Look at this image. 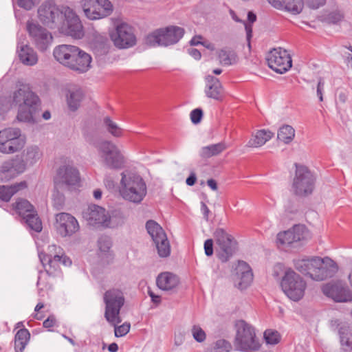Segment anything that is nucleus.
I'll use <instances>...</instances> for the list:
<instances>
[{
  "label": "nucleus",
  "instance_id": "1",
  "mask_svg": "<svg viewBox=\"0 0 352 352\" xmlns=\"http://www.w3.org/2000/svg\"><path fill=\"white\" fill-rule=\"evenodd\" d=\"M39 20L50 28L75 38L84 35L83 26L76 12L69 6H58L52 1H45L38 9Z\"/></svg>",
  "mask_w": 352,
  "mask_h": 352
},
{
  "label": "nucleus",
  "instance_id": "2",
  "mask_svg": "<svg viewBox=\"0 0 352 352\" xmlns=\"http://www.w3.org/2000/svg\"><path fill=\"white\" fill-rule=\"evenodd\" d=\"M12 104L19 106L17 119L21 122L34 123L35 112L40 99L28 85H22L12 95Z\"/></svg>",
  "mask_w": 352,
  "mask_h": 352
},
{
  "label": "nucleus",
  "instance_id": "3",
  "mask_svg": "<svg viewBox=\"0 0 352 352\" xmlns=\"http://www.w3.org/2000/svg\"><path fill=\"white\" fill-rule=\"evenodd\" d=\"M120 193L129 201L139 204L146 195V185L138 174L125 170L121 173Z\"/></svg>",
  "mask_w": 352,
  "mask_h": 352
},
{
  "label": "nucleus",
  "instance_id": "4",
  "mask_svg": "<svg viewBox=\"0 0 352 352\" xmlns=\"http://www.w3.org/2000/svg\"><path fill=\"white\" fill-rule=\"evenodd\" d=\"M92 144L96 148L102 163L105 167L113 170H120L124 166V156L113 142L102 140Z\"/></svg>",
  "mask_w": 352,
  "mask_h": 352
},
{
  "label": "nucleus",
  "instance_id": "5",
  "mask_svg": "<svg viewBox=\"0 0 352 352\" xmlns=\"http://www.w3.org/2000/svg\"><path fill=\"white\" fill-rule=\"evenodd\" d=\"M236 333L234 346L236 350L243 351H257L260 344L256 336L254 328L245 320L236 323Z\"/></svg>",
  "mask_w": 352,
  "mask_h": 352
},
{
  "label": "nucleus",
  "instance_id": "6",
  "mask_svg": "<svg viewBox=\"0 0 352 352\" xmlns=\"http://www.w3.org/2000/svg\"><path fill=\"white\" fill-rule=\"evenodd\" d=\"M105 303L104 317L112 325H116L122 322L120 311L123 307L125 298L123 292L118 289H111L104 294Z\"/></svg>",
  "mask_w": 352,
  "mask_h": 352
},
{
  "label": "nucleus",
  "instance_id": "7",
  "mask_svg": "<svg viewBox=\"0 0 352 352\" xmlns=\"http://www.w3.org/2000/svg\"><path fill=\"white\" fill-rule=\"evenodd\" d=\"M184 30L178 26H169L158 29L148 34L145 38V43L153 47L168 46L177 43L184 36Z\"/></svg>",
  "mask_w": 352,
  "mask_h": 352
},
{
  "label": "nucleus",
  "instance_id": "8",
  "mask_svg": "<svg viewBox=\"0 0 352 352\" xmlns=\"http://www.w3.org/2000/svg\"><path fill=\"white\" fill-rule=\"evenodd\" d=\"M295 166L296 173L292 184L293 190L298 196H308L314 191L316 179L307 166L297 164Z\"/></svg>",
  "mask_w": 352,
  "mask_h": 352
},
{
  "label": "nucleus",
  "instance_id": "9",
  "mask_svg": "<svg viewBox=\"0 0 352 352\" xmlns=\"http://www.w3.org/2000/svg\"><path fill=\"white\" fill-rule=\"evenodd\" d=\"M80 182L79 170L71 164L60 166L54 177V186L66 190H73L78 186Z\"/></svg>",
  "mask_w": 352,
  "mask_h": 352
},
{
  "label": "nucleus",
  "instance_id": "10",
  "mask_svg": "<svg viewBox=\"0 0 352 352\" xmlns=\"http://www.w3.org/2000/svg\"><path fill=\"white\" fill-rule=\"evenodd\" d=\"M281 287L290 299L297 301L304 296L306 283L300 275L289 269L285 272V276L283 277Z\"/></svg>",
  "mask_w": 352,
  "mask_h": 352
},
{
  "label": "nucleus",
  "instance_id": "11",
  "mask_svg": "<svg viewBox=\"0 0 352 352\" xmlns=\"http://www.w3.org/2000/svg\"><path fill=\"white\" fill-rule=\"evenodd\" d=\"M214 237L217 245V256L221 262H227L237 251L236 241L223 228H217Z\"/></svg>",
  "mask_w": 352,
  "mask_h": 352
},
{
  "label": "nucleus",
  "instance_id": "12",
  "mask_svg": "<svg viewBox=\"0 0 352 352\" xmlns=\"http://www.w3.org/2000/svg\"><path fill=\"white\" fill-rule=\"evenodd\" d=\"M80 4L85 16L91 21L107 17L113 12V5L109 0H81Z\"/></svg>",
  "mask_w": 352,
  "mask_h": 352
},
{
  "label": "nucleus",
  "instance_id": "13",
  "mask_svg": "<svg viewBox=\"0 0 352 352\" xmlns=\"http://www.w3.org/2000/svg\"><path fill=\"white\" fill-rule=\"evenodd\" d=\"M25 144V138L17 128H8L0 131V151L13 153L21 150Z\"/></svg>",
  "mask_w": 352,
  "mask_h": 352
},
{
  "label": "nucleus",
  "instance_id": "14",
  "mask_svg": "<svg viewBox=\"0 0 352 352\" xmlns=\"http://www.w3.org/2000/svg\"><path fill=\"white\" fill-rule=\"evenodd\" d=\"M146 229L154 242L158 255L162 258L168 257L170 254V246L166 234L156 221L148 220Z\"/></svg>",
  "mask_w": 352,
  "mask_h": 352
},
{
  "label": "nucleus",
  "instance_id": "15",
  "mask_svg": "<svg viewBox=\"0 0 352 352\" xmlns=\"http://www.w3.org/2000/svg\"><path fill=\"white\" fill-rule=\"evenodd\" d=\"M26 29L32 43L38 50L45 52L51 45L53 41L52 34L38 23L28 21Z\"/></svg>",
  "mask_w": 352,
  "mask_h": 352
},
{
  "label": "nucleus",
  "instance_id": "16",
  "mask_svg": "<svg viewBox=\"0 0 352 352\" xmlns=\"http://www.w3.org/2000/svg\"><path fill=\"white\" fill-rule=\"evenodd\" d=\"M39 256L47 273H49L52 269L57 270L59 263H62L66 266L72 264L71 259L64 254L63 249L54 244L49 245L47 252L41 254Z\"/></svg>",
  "mask_w": 352,
  "mask_h": 352
},
{
  "label": "nucleus",
  "instance_id": "17",
  "mask_svg": "<svg viewBox=\"0 0 352 352\" xmlns=\"http://www.w3.org/2000/svg\"><path fill=\"white\" fill-rule=\"evenodd\" d=\"M110 36L115 46L120 49L129 48L136 43L133 30L126 23L118 25L111 33Z\"/></svg>",
  "mask_w": 352,
  "mask_h": 352
},
{
  "label": "nucleus",
  "instance_id": "18",
  "mask_svg": "<svg viewBox=\"0 0 352 352\" xmlns=\"http://www.w3.org/2000/svg\"><path fill=\"white\" fill-rule=\"evenodd\" d=\"M269 67L278 74H283L292 67V58L285 50L279 47L271 50L266 58Z\"/></svg>",
  "mask_w": 352,
  "mask_h": 352
},
{
  "label": "nucleus",
  "instance_id": "19",
  "mask_svg": "<svg viewBox=\"0 0 352 352\" xmlns=\"http://www.w3.org/2000/svg\"><path fill=\"white\" fill-rule=\"evenodd\" d=\"M323 294L336 302H347L352 301V292L342 281L329 283L322 286Z\"/></svg>",
  "mask_w": 352,
  "mask_h": 352
},
{
  "label": "nucleus",
  "instance_id": "20",
  "mask_svg": "<svg viewBox=\"0 0 352 352\" xmlns=\"http://www.w3.org/2000/svg\"><path fill=\"white\" fill-rule=\"evenodd\" d=\"M54 226L58 234L62 237L71 236L79 230L76 219L67 212L56 214Z\"/></svg>",
  "mask_w": 352,
  "mask_h": 352
},
{
  "label": "nucleus",
  "instance_id": "21",
  "mask_svg": "<svg viewBox=\"0 0 352 352\" xmlns=\"http://www.w3.org/2000/svg\"><path fill=\"white\" fill-rule=\"evenodd\" d=\"M25 171V165L19 156L4 162L0 167V180L8 182Z\"/></svg>",
  "mask_w": 352,
  "mask_h": 352
},
{
  "label": "nucleus",
  "instance_id": "22",
  "mask_svg": "<svg viewBox=\"0 0 352 352\" xmlns=\"http://www.w3.org/2000/svg\"><path fill=\"white\" fill-rule=\"evenodd\" d=\"M80 53V49L72 45H59L53 51L54 58L61 65L70 68L74 58Z\"/></svg>",
  "mask_w": 352,
  "mask_h": 352
},
{
  "label": "nucleus",
  "instance_id": "23",
  "mask_svg": "<svg viewBox=\"0 0 352 352\" xmlns=\"http://www.w3.org/2000/svg\"><path fill=\"white\" fill-rule=\"evenodd\" d=\"M107 214L108 212L104 208L97 205H91L83 212V217L89 224L104 228Z\"/></svg>",
  "mask_w": 352,
  "mask_h": 352
},
{
  "label": "nucleus",
  "instance_id": "24",
  "mask_svg": "<svg viewBox=\"0 0 352 352\" xmlns=\"http://www.w3.org/2000/svg\"><path fill=\"white\" fill-rule=\"evenodd\" d=\"M205 93L207 97L221 101L224 98V89L219 80L212 76L207 75L205 77Z\"/></svg>",
  "mask_w": 352,
  "mask_h": 352
},
{
  "label": "nucleus",
  "instance_id": "25",
  "mask_svg": "<svg viewBox=\"0 0 352 352\" xmlns=\"http://www.w3.org/2000/svg\"><path fill=\"white\" fill-rule=\"evenodd\" d=\"M322 263V258L318 256L294 260L295 268L300 272L309 275L312 279L313 274Z\"/></svg>",
  "mask_w": 352,
  "mask_h": 352
},
{
  "label": "nucleus",
  "instance_id": "26",
  "mask_svg": "<svg viewBox=\"0 0 352 352\" xmlns=\"http://www.w3.org/2000/svg\"><path fill=\"white\" fill-rule=\"evenodd\" d=\"M322 265L313 274V280L320 281L333 276L338 270L337 264L330 258H322Z\"/></svg>",
  "mask_w": 352,
  "mask_h": 352
},
{
  "label": "nucleus",
  "instance_id": "27",
  "mask_svg": "<svg viewBox=\"0 0 352 352\" xmlns=\"http://www.w3.org/2000/svg\"><path fill=\"white\" fill-rule=\"evenodd\" d=\"M304 239V228L300 226H295L292 229L277 235V242L283 245H290Z\"/></svg>",
  "mask_w": 352,
  "mask_h": 352
},
{
  "label": "nucleus",
  "instance_id": "28",
  "mask_svg": "<svg viewBox=\"0 0 352 352\" xmlns=\"http://www.w3.org/2000/svg\"><path fill=\"white\" fill-rule=\"evenodd\" d=\"M156 283L163 291L174 292L179 284V278L171 272H162L157 276Z\"/></svg>",
  "mask_w": 352,
  "mask_h": 352
},
{
  "label": "nucleus",
  "instance_id": "29",
  "mask_svg": "<svg viewBox=\"0 0 352 352\" xmlns=\"http://www.w3.org/2000/svg\"><path fill=\"white\" fill-rule=\"evenodd\" d=\"M17 52L21 62L28 66H33L38 62V58L33 48L27 44H20Z\"/></svg>",
  "mask_w": 352,
  "mask_h": 352
},
{
  "label": "nucleus",
  "instance_id": "30",
  "mask_svg": "<svg viewBox=\"0 0 352 352\" xmlns=\"http://www.w3.org/2000/svg\"><path fill=\"white\" fill-rule=\"evenodd\" d=\"M236 273L239 277L238 287L241 290L247 288L253 280V274L250 267L245 261H239Z\"/></svg>",
  "mask_w": 352,
  "mask_h": 352
},
{
  "label": "nucleus",
  "instance_id": "31",
  "mask_svg": "<svg viewBox=\"0 0 352 352\" xmlns=\"http://www.w3.org/2000/svg\"><path fill=\"white\" fill-rule=\"evenodd\" d=\"M41 156L42 153L38 147L32 146L24 150L21 155L20 157L19 156V160H22L25 170L27 166H32L36 164L41 158Z\"/></svg>",
  "mask_w": 352,
  "mask_h": 352
},
{
  "label": "nucleus",
  "instance_id": "32",
  "mask_svg": "<svg viewBox=\"0 0 352 352\" xmlns=\"http://www.w3.org/2000/svg\"><path fill=\"white\" fill-rule=\"evenodd\" d=\"M91 57L85 52L80 50V53L74 58L70 69L78 73L86 72L91 67Z\"/></svg>",
  "mask_w": 352,
  "mask_h": 352
},
{
  "label": "nucleus",
  "instance_id": "33",
  "mask_svg": "<svg viewBox=\"0 0 352 352\" xmlns=\"http://www.w3.org/2000/svg\"><path fill=\"white\" fill-rule=\"evenodd\" d=\"M273 135L274 133L269 130H258L252 135L247 144V146L252 148L260 147L269 141Z\"/></svg>",
  "mask_w": 352,
  "mask_h": 352
},
{
  "label": "nucleus",
  "instance_id": "34",
  "mask_svg": "<svg viewBox=\"0 0 352 352\" xmlns=\"http://www.w3.org/2000/svg\"><path fill=\"white\" fill-rule=\"evenodd\" d=\"M27 187L28 184L25 181H22L11 186H0V199L8 201L15 193Z\"/></svg>",
  "mask_w": 352,
  "mask_h": 352
},
{
  "label": "nucleus",
  "instance_id": "35",
  "mask_svg": "<svg viewBox=\"0 0 352 352\" xmlns=\"http://www.w3.org/2000/svg\"><path fill=\"white\" fill-rule=\"evenodd\" d=\"M83 98L84 94L81 89L76 87L70 89L67 96L69 109L73 111L77 110Z\"/></svg>",
  "mask_w": 352,
  "mask_h": 352
},
{
  "label": "nucleus",
  "instance_id": "36",
  "mask_svg": "<svg viewBox=\"0 0 352 352\" xmlns=\"http://www.w3.org/2000/svg\"><path fill=\"white\" fill-rule=\"evenodd\" d=\"M227 148L225 142H221L217 144H210L204 146L199 151V155L203 159H208L214 156L219 155Z\"/></svg>",
  "mask_w": 352,
  "mask_h": 352
},
{
  "label": "nucleus",
  "instance_id": "37",
  "mask_svg": "<svg viewBox=\"0 0 352 352\" xmlns=\"http://www.w3.org/2000/svg\"><path fill=\"white\" fill-rule=\"evenodd\" d=\"M111 239L106 236H102L99 238L98 241V245L100 252V256H104L106 260L104 263L107 264H109L112 263L113 260V254L110 251L111 248Z\"/></svg>",
  "mask_w": 352,
  "mask_h": 352
},
{
  "label": "nucleus",
  "instance_id": "38",
  "mask_svg": "<svg viewBox=\"0 0 352 352\" xmlns=\"http://www.w3.org/2000/svg\"><path fill=\"white\" fill-rule=\"evenodd\" d=\"M102 126L113 138H120L123 136L124 130L109 116L103 118Z\"/></svg>",
  "mask_w": 352,
  "mask_h": 352
},
{
  "label": "nucleus",
  "instance_id": "39",
  "mask_svg": "<svg viewBox=\"0 0 352 352\" xmlns=\"http://www.w3.org/2000/svg\"><path fill=\"white\" fill-rule=\"evenodd\" d=\"M339 333L344 350L352 351V327L349 325H343L340 328Z\"/></svg>",
  "mask_w": 352,
  "mask_h": 352
},
{
  "label": "nucleus",
  "instance_id": "40",
  "mask_svg": "<svg viewBox=\"0 0 352 352\" xmlns=\"http://www.w3.org/2000/svg\"><path fill=\"white\" fill-rule=\"evenodd\" d=\"M30 338L26 329H19L15 335L14 348L16 352H23Z\"/></svg>",
  "mask_w": 352,
  "mask_h": 352
},
{
  "label": "nucleus",
  "instance_id": "41",
  "mask_svg": "<svg viewBox=\"0 0 352 352\" xmlns=\"http://www.w3.org/2000/svg\"><path fill=\"white\" fill-rule=\"evenodd\" d=\"M125 217L120 210H114L111 214L108 212L104 228H113L122 226Z\"/></svg>",
  "mask_w": 352,
  "mask_h": 352
},
{
  "label": "nucleus",
  "instance_id": "42",
  "mask_svg": "<svg viewBox=\"0 0 352 352\" xmlns=\"http://www.w3.org/2000/svg\"><path fill=\"white\" fill-rule=\"evenodd\" d=\"M69 191L70 190L57 188L56 186H54V190L52 193V204L53 207L56 210H60L63 209L65 203V197L64 192Z\"/></svg>",
  "mask_w": 352,
  "mask_h": 352
},
{
  "label": "nucleus",
  "instance_id": "43",
  "mask_svg": "<svg viewBox=\"0 0 352 352\" xmlns=\"http://www.w3.org/2000/svg\"><path fill=\"white\" fill-rule=\"evenodd\" d=\"M23 219L31 230L36 232H40L42 230V223L35 210L24 216Z\"/></svg>",
  "mask_w": 352,
  "mask_h": 352
},
{
  "label": "nucleus",
  "instance_id": "44",
  "mask_svg": "<svg viewBox=\"0 0 352 352\" xmlns=\"http://www.w3.org/2000/svg\"><path fill=\"white\" fill-rule=\"evenodd\" d=\"M14 210L23 218L34 210V206L26 199H19L13 204Z\"/></svg>",
  "mask_w": 352,
  "mask_h": 352
},
{
  "label": "nucleus",
  "instance_id": "45",
  "mask_svg": "<svg viewBox=\"0 0 352 352\" xmlns=\"http://www.w3.org/2000/svg\"><path fill=\"white\" fill-rule=\"evenodd\" d=\"M295 136V130L290 125H283L281 126L277 134L278 139L285 144L291 142Z\"/></svg>",
  "mask_w": 352,
  "mask_h": 352
},
{
  "label": "nucleus",
  "instance_id": "46",
  "mask_svg": "<svg viewBox=\"0 0 352 352\" xmlns=\"http://www.w3.org/2000/svg\"><path fill=\"white\" fill-rule=\"evenodd\" d=\"M56 270L52 269L49 273L46 272V276H39L37 280V286L38 288V293L41 294L42 291L44 289L48 290L51 289L52 287V284L51 281V278L54 276V272Z\"/></svg>",
  "mask_w": 352,
  "mask_h": 352
},
{
  "label": "nucleus",
  "instance_id": "47",
  "mask_svg": "<svg viewBox=\"0 0 352 352\" xmlns=\"http://www.w3.org/2000/svg\"><path fill=\"white\" fill-rule=\"evenodd\" d=\"M217 56L221 64L223 65H230L236 60L235 54L232 51L225 49L218 51Z\"/></svg>",
  "mask_w": 352,
  "mask_h": 352
},
{
  "label": "nucleus",
  "instance_id": "48",
  "mask_svg": "<svg viewBox=\"0 0 352 352\" xmlns=\"http://www.w3.org/2000/svg\"><path fill=\"white\" fill-rule=\"evenodd\" d=\"M302 8V0H285L283 9H285L294 14H298L301 12Z\"/></svg>",
  "mask_w": 352,
  "mask_h": 352
},
{
  "label": "nucleus",
  "instance_id": "49",
  "mask_svg": "<svg viewBox=\"0 0 352 352\" xmlns=\"http://www.w3.org/2000/svg\"><path fill=\"white\" fill-rule=\"evenodd\" d=\"M265 342L270 344H276L280 341V335L278 331L272 329H267L264 332Z\"/></svg>",
  "mask_w": 352,
  "mask_h": 352
},
{
  "label": "nucleus",
  "instance_id": "50",
  "mask_svg": "<svg viewBox=\"0 0 352 352\" xmlns=\"http://www.w3.org/2000/svg\"><path fill=\"white\" fill-rule=\"evenodd\" d=\"M231 348L230 342L225 340H219L215 342L214 350V352H229Z\"/></svg>",
  "mask_w": 352,
  "mask_h": 352
},
{
  "label": "nucleus",
  "instance_id": "51",
  "mask_svg": "<svg viewBox=\"0 0 352 352\" xmlns=\"http://www.w3.org/2000/svg\"><path fill=\"white\" fill-rule=\"evenodd\" d=\"M191 331L194 339L198 342H202L205 340L206 333L199 326L194 325Z\"/></svg>",
  "mask_w": 352,
  "mask_h": 352
},
{
  "label": "nucleus",
  "instance_id": "52",
  "mask_svg": "<svg viewBox=\"0 0 352 352\" xmlns=\"http://www.w3.org/2000/svg\"><path fill=\"white\" fill-rule=\"evenodd\" d=\"M115 327V336L116 337H122L125 336L130 329V324L129 323H124L120 326L113 325Z\"/></svg>",
  "mask_w": 352,
  "mask_h": 352
},
{
  "label": "nucleus",
  "instance_id": "53",
  "mask_svg": "<svg viewBox=\"0 0 352 352\" xmlns=\"http://www.w3.org/2000/svg\"><path fill=\"white\" fill-rule=\"evenodd\" d=\"M41 0H17L18 6L25 10H30Z\"/></svg>",
  "mask_w": 352,
  "mask_h": 352
},
{
  "label": "nucleus",
  "instance_id": "54",
  "mask_svg": "<svg viewBox=\"0 0 352 352\" xmlns=\"http://www.w3.org/2000/svg\"><path fill=\"white\" fill-rule=\"evenodd\" d=\"M203 116V111L201 109H195L190 113V119L192 123L198 124L201 122Z\"/></svg>",
  "mask_w": 352,
  "mask_h": 352
},
{
  "label": "nucleus",
  "instance_id": "55",
  "mask_svg": "<svg viewBox=\"0 0 352 352\" xmlns=\"http://www.w3.org/2000/svg\"><path fill=\"white\" fill-rule=\"evenodd\" d=\"M324 90V80L320 77L316 87V94L320 102L323 101V92Z\"/></svg>",
  "mask_w": 352,
  "mask_h": 352
},
{
  "label": "nucleus",
  "instance_id": "56",
  "mask_svg": "<svg viewBox=\"0 0 352 352\" xmlns=\"http://www.w3.org/2000/svg\"><path fill=\"white\" fill-rule=\"evenodd\" d=\"M343 19V15L340 12H333L330 13L327 16V21L330 23H337Z\"/></svg>",
  "mask_w": 352,
  "mask_h": 352
},
{
  "label": "nucleus",
  "instance_id": "57",
  "mask_svg": "<svg viewBox=\"0 0 352 352\" xmlns=\"http://www.w3.org/2000/svg\"><path fill=\"white\" fill-rule=\"evenodd\" d=\"M10 101L4 96L0 97V116L10 107Z\"/></svg>",
  "mask_w": 352,
  "mask_h": 352
},
{
  "label": "nucleus",
  "instance_id": "58",
  "mask_svg": "<svg viewBox=\"0 0 352 352\" xmlns=\"http://www.w3.org/2000/svg\"><path fill=\"white\" fill-rule=\"evenodd\" d=\"M204 251L207 256H211L213 254V240L207 239L204 243Z\"/></svg>",
  "mask_w": 352,
  "mask_h": 352
},
{
  "label": "nucleus",
  "instance_id": "59",
  "mask_svg": "<svg viewBox=\"0 0 352 352\" xmlns=\"http://www.w3.org/2000/svg\"><path fill=\"white\" fill-rule=\"evenodd\" d=\"M309 7L316 9L324 4L326 0H305Z\"/></svg>",
  "mask_w": 352,
  "mask_h": 352
},
{
  "label": "nucleus",
  "instance_id": "60",
  "mask_svg": "<svg viewBox=\"0 0 352 352\" xmlns=\"http://www.w3.org/2000/svg\"><path fill=\"white\" fill-rule=\"evenodd\" d=\"M56 324V318L54 316H49L43 322V327L47 329H50L54 327Z\"/></svg>",
  "mask_w": 352,
  "mask_h": 352
},
{
  "label": "nucleus",
  "instance_id": "61",
  "mask_svg": "<svg viewBox=\"0 0 352 352\" xmlns=\"http://www.w3.org/2000/svg\"><path fill=\"white\" fill-rule=\"evenodd\" d=\"M273 7L277 9H283L285 0H267Z\"/></svg>",
  "mask_w": 352,
  "mask_h": 352
},
{
  "label": "nucleus",
  "instance_id": "62",
  "mask_svg": "<svg viewBox=\"0 0 352 352\" xmlns=\"http://www.w3.org/2000/svg\"><path fill=\"white\" fill-rule=\"evenodd\" d=\"M184 335L182 333H179L177 334H175L174 341H175V344L176 346L181 345L184 342Z\"/></svg>",
  "mask_w": 352,
  "mask_h": 352
},
{
  "label": "nucleus",
  "instance_id": "63",
  "mask_svg": "<svg viewBox=\"0 0 352 352\" xmlns=\"http://www.w3.org/2000/svg\"><path fill=\"white\" fill-rule=\"evenodd\" d=\"M188 53L190 56H192L193 58H195L196 60H199L201 58V52L195 48H190L188 49Z\"/></svg>",
  "mask_w": 352,
  "mask_h": 352
},
{
  "label": "nucleus",
  "instance_id": "64",
  "mask_svg": "<svg viewBox=\"0 0 352 352\" xmlns=\"http://www.w3.org/2000/svg\"><path fill=\"white\" fill-rule=\"evenodd\" d=\"M197 180L196 174L195 173H191L188 177L186 180V183L188 186H193Z\"/></svg>",
  "mask_w": 352,
  "mask_h": 352
}]
</instances>
